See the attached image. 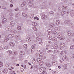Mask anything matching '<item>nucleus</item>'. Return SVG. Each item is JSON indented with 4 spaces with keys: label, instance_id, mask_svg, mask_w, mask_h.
Segmentation results:
<instances>
[{
    "label": "nucleus",
    "instance_id": "1",
    "mask_svg": "<svg viewBox=\"0 0 74 74\" xmlns=\"http://www.w3.org/2000/svg\"><path fill=\"white\" fill-rule=\"evenodd\" d=\"M57 37H58L60 40H64V37L62 36V35L61 33L58 34L57 35Z\"/></svg>",
    "mask_w": 74,
    "mask_h": 74
},
{
    "label": "nucleus",
    "instance_id": "2",
    "mask_svg": "<svg viewBox=\"0 0 74 74\" xmlns=\"http://www.w3.org/2000/svg\"><path fill=\"white\" fill-rule=\"evenodd\" d=\"M40 71L41 73H43V72H45L46 71V69L45 68H40Z\"/></svg>",
    "mask_w": 74,
    "mask_h": 74
},
{
    "label": "nucleus",
    "instance_id": "3",
    "mask_svg": "<svg viewBox=\"0 0 74 74\" xmlns=\"http://www.w3.org/2000/svg\"><path fill=\"white\" fill-rule=\"evenodd\" d=\"M15 37L17 40H20L21 39V37L19 35H16L15 36Z\"/></svg>",
    "mask_w": 74,
    "mask_h": 74
},
{
    "label": "nucleus",
    "instance_id": "4",
    "mask_svg": "<svg viewBox=\"0 0 74 74\" xmlns=\"http://www.w3.org/2000/svg\"><path fill=\"white\" fill-rule=\"evenodd\" d=\"M67 59V57L66 56H64L62 58V60L63 61H66Z\"/></svg>",
    "mask_w": 74,
    "mask_h": 74
},
{
    "label": "nucleus",
    "instance_id": "5",
    "mask_svg": "<svg viewBox=\"0 0 74 74\" xmlns=\"http://www.w3.org/2000/svg\"><path fill=\"white\" fill-rule=\"evenodd\" d=\"M7 21V19L6 18H3V21H2V23H3V24H4V23H6Z\"/></svg>",
    "mask_w": 74,
    "mask_h": 74
},
{
    "label": "nucleus",
    "instance_id": "6",
    "mask_svg": "<svg viewBox=\"0 0 74 74\" xmlns=\"http://www.w3.org/2000/svg\"><path fill=\"white\" fill-rule=\"evenodd\" d=\"M15 25V23L13 21L11 22L10 23V26H14Z\"/></svg>",
    "mask_w": 74,
    "mask_h": 74
},
{
    "label": "nucleus",
    "instance_id": "7",
    "mask_svg": "<svg viewBox=\"0 0 74 74\" xmlns=\"http://www.w3.org/2000/svg\"><path fill=\"white\" fill-rule=\"evenodd\" d=\"M11 29V27H8L5 28L6 30L7 31H10Z\"/></svg>",
    "mask_w": 74,
    "mask_h": 74
},
{
    "label": "nucleus",
    "instance_id": "8",
    "mask_svg": "<svg viewBox=\"0 0 74 74\" xmlns=\"http://www.w3.org/2000/svg\"><path fill=\"white\" fill-rule=\"evenodd\" d=\"M47 17V16L45 14H43L42 16V19H45V18H46Z\"/></svg>",
    "mask_w": 74,
    "mask_h": 74
},
{
    "label": "nucleus",
    "instance_id": "9",
    "mask_svg": "<svg viewBox=\"0 0 74 74\" xmlns=\"http://www.w3.org/2000/svg\"><path fill=\"white\" fill-rule=\"evenodd\" d=\"M9 44L10 46H11L12 47H14L15 46V44L13 42H10Z\"/></svg>",
    "mask_w": 74,
    "mask_h": 74
},
{
    "label": "nucleus",
    "instance_id": "10",
    "mask_svg": "<svg viewBox=\"0 0 74 74\" xmlns=\"http://www.w3.org/2000/svg\"><path fill=\"white\" fill-rule=\"evenodd\" d=\"M47 36L48 38H49V39H52V36L50 34L47 35Z\"/></svg>",
    "mask_w": 74,
    "mask_h": 74
},
{
    "label": "nucleus",
    "instance_id": "11",
    "mask_svg": "<svg viewBox=\"0 0 74 74\" xmlns=\"http://www.w3.org/2000/svg\"><path fill=\"white\" fill-rule=\"evenodd\" d=\"M56 25L57 26L59 25V24H60V21L59 20H57L56 22Z\"/></svg>",
    "mask_w": 74,
    "mask_h": 74
},
{
    "label": "nucleus",
    "instance_id": "12",
    "mask_svg": "<svg viewBox=\"0 0 74 74\" xmlns=\"http://www.w3.org/2000/svg\"><path fill=\"white\" fill-rule=\"evenodd\" d=\"M7 52H8V53H9V56H11V55H12V52H11V50H9Z\"/></svg>",
    "mask_w": 74,
    "mask_h": 74
},
{
    "label": "nucleus",
    "instance_id": "13",
    "mask_svg": "<svg viewBox=\"0 0 74 74\" xmlns=\"http://www.w3.org/2000/svg\"><path fill=\"white\" fill-rule=\"evenodd\" d=\"M55 26V25L53 24H51L50 25V27L51 28H53Z\"/></svg>",
    "mask_w": 74,
    "mask_h": 74
},
{
    "label": "nucleus",
    "instance_id": "14",
    "mask_svg": "<svg viewBox=\"0 0 74 74\" xmlns=\"http://www.w3.org/2000/svg\"><path fill=\"white\" fill-rule=\"evenodd\" d=\"M36 61L38 63H40V62H41V59L40 58H38L36 60Z\"/></svg>",
    "mask_w": 74,
    "mask_h": 74
},
{
    "label": "nucleus",
    "instance_id": "15",
    "mask_svg": "<svg viewBox=\"0 0 74 74\" xmlns=\"http://www.w3.org/2000/svg\"><path fill=\"white\" fill-rule=\"evenodd\" d=\"M57 48H58V45H55L54 46L53 48H51V49H56Z\"/></svg>",
    "mask_w": 74,
    "mask_h": 74
},
{
    "label": "nucleus",
    "instance_id": "16",
    "mask_svg": "<svg viewBox=\"0 0 74 74\" xmlns=\"http://www.w3.org/2000/svg\"><path fill=\"white\" fill-rule=\"evenodd\" d=\"M8 71L7 69H5L3 71V73H8Z\"/></svg>",
    "mask_w": 74,
    "mask_h": 74
},
{
    "label": "nucleus",
    "instance_id": "17",
    "mask_svg": "<svg viewBox=\"0 0 74 74\" xmlns=\"http://www.w3.org/2000/svg\"><path fill=\"white\" fill-rule=\"evenodd\" d=\"M23 47L25 48V49H27V45L26 44H24L23 46Z\"/></svg>",
    "mask_w": 74,
    "mask_h": 74
},
{
    "label": "nucleus",
    "instance_id": "18",
    "mask_svg": "<svg viewBox=\"0 0 74 74\" xmlns=\"http://www.w3.org/2000/svg\"><path fill=\"white\" fill-rule=\"evenodd\" d=\"M18 25H19V24H17V29H18V30H21V27L18 26Z\"/></svg>",
    "mask_w": 74,
    "mask_h": 74
},
{
    "label": "nucleus",
    "instance_id": "19",
    "mask_svg": "<svg viewBox=\"0 0 74 74\" xmlns=\"http://www.w3.org/2000/svg\"><path fill=\"white\" fill-rule=\"evenodd\" d=\"M67 34L68 36H71L72 35V33L70 32H67Z\"/></svg>",
    "mask_w": 74,
    "mask_h": 74
},
{
    "label": "nucleus",
    "instance_id": "20",
    "mask_svg": "<svg viewBox=\"0 0 74 74\" xmlns=\"http://www.w3.org/2000/svg\"><path fill=\"white\" fill-rule=\"evenodd\" d=\"M57 63V62L56 61H53L52 62L53 65L54 66L55 64H56Z\"/></svg>",
    "mask_w": 74,
    "mask_h": 74
},
{
    "label": "nucleus",
    "instance_id": "21",
    "mask_svg": "<svg viewBox=\"0 0 74 74\" xmlns=\"http://www.w3.org/2000/svg\"><path fill=\"white\" fill-rule=\"evenodd\" d=\"M9 37H14V35L13 34H9L8 35Z\"/></svg>",
    "mask_w": 74,
    "mask_h": 74
},
{
    "label": "nucleus",
    "instance_id": "22",
    "mask_svg": "<svg viewBox=\"0 0 74 74\" xmlns=\"http://www.w3.org/2000/svg\"><path fill=\"white\" fill-rule=\"evenodd\" d=\"M64 23L65 24H69V23H70V21L66 20L64 21Z\"/></svg>",
    "mask_w": 74,
    "mask_h": 74
},
{
    "label": "nucleus",
    "instance_id": "23",
    "mask_svg": "<svg viewBox=\"0 0 74 74\" xmlns=\"http://www.w3.org/2000/svg\"><path fill=\"white\" fill-rule=\"evenodd\" d=\"M51 39L53 41H56V40H57V39L55 38H52Z\"/></svg>",
    "mask_w": 74,
    "mask_h": 74
},
{
    "label": "nucleus",
    "instance_id": "24",
    "mask_svg": "<svg viewBox=\"0 0 74 74\" xmlns=\"http://www.w3.org/2000/svg\"><path fill=\"white\" fill-rule=\"evenodd\" d=\"M45 65L47 66V67H50L51 66V64H50L49 63H45Z\"/></svg>",
    "mask_w": 74,
    "mask_h": 74
},
{
    "label": "nucleus",
    "instance_id": "25",
    "mask_svg": "<svg viewBox=\"0 0 74 74\" xmlns=\"http://www.w3.org/2000/svg\"><path fill=\"white\" fill-rule=\"evenodd\" d=\"M12 32L13 33H16V31L15 29H13L12 31Z\"/></svg>",
    "mask_w": 74,
    "mask_h": 74
},
{
    "label": "nucleus",
    "instance_id": "26",
    "mask_svg": "<svg viewBox=\"0 0 74 74\" xmlns=\"http://www.w3.org/2000/svg\"><path fill=\"white\" fill-rule=\"evenodd\" d=\"M36 45H34L32 46V49H36Z\"/></svg>",
    "mask_w": 74,
    "mask_h": 74
},
{
    "label": "nucleus",
    "instance_id": "27",
    "mask_svg": "<svg viewBox=\"0 0 74 74\" xmlns=\"http://www.w3.org/2000/svg\"><path fill=\"white\" fill-rule=\"evenodd\" d=\"M41 59H45L46 58L45 56H44V55L42 56H41Z\"/></svg>",
    "mask_w": 74,
    "mask_h": 74
},
{
    "label": "nucleus",
    "instance_id": "28",
    "mask_svg": "<svg viewBox=\"0 0 74 74\" xmlns=\"http://www.w3.org/2000/svg\"><path fill=\"white\" fill-rule=\"evenodd\" d=\"M26 40L27 41H31V38H28L26 39Z\"/></svg>",
    "mask_w": 74,
    "mask_h": 74
},
{
    "label": "nucleus",
    "instance_id": "29",
    "mask_svg": "<svg viewBox=\"0 0 74 74\" xmlns=\"http://www.w3.org/2000/svg\"><path fill=\"white\" fill-rule=\"evenodd\" d=\"M32 62L33 63H36V60H33L32 61Z\"/></svg>",
    "mask_w": 74,
    "mask_h": 74
},
{
    "label": "nucleus",
    "instance_id": "30",
    "mask_svg": "<svg viewBox=\"0 0 74 74\" xmlns=\"http://www.w3.org/2000/svg\"><path fill=\"white\" fill-rule=\"evenodd\" d=\"M43 54H44V53L41 52L40 53V54H39V55L41 57V56L43 55Z\"/></svg>",
    "mask_w": 74,
    "mask_h": 74
},
{
    "label": "nucleus",
    "instance_id": "31",
    "mask_svg": "<svg viewBox=\"0 0 74 74\" xmlns=\"http://www.w3.org/2000/svg\"><path fill=\"white\" fill-rule=\"evenodd\" d=\"M0 67H3V62H0Z\"/></svg>",
    "mask_w": 74,
    "mask_h": 74
},
{
    "label": "nucleus",
    "instance_id": "32",
    "mask_svg": "<svg viewBox=\"0 0 74 74\" xmlns=\"http://www.w3.org/2000/svg\"><path fill=\"white\" fill-rule=\"evenodd\" d=\"M60 45H61L62 47H64L65 46V44L63 43H61Z\"/></svg>",
    "mask_w": 74,
    "mask_h": 74
},
{
    "label": "nucleus",
    "instance_id": "33",
    "mask_svg": "<svg viewBox=\"0 0 74 74\" xmlns=\"http://www.w3.org/2000/svg\"><path fill=\"white\" fill-rule=\"evenodd\" d=\"M42 64H44V62L43 61H41L40 62H39V65L40 66H41Z\"/></svg>",
    "mask_w": 74,
    "mask_h": 74
},
{
    "label": "nucleus",
    "instance_id": "34",
    "mask_svg": "<svg viewBox=\"0 0 74 74\" xmlns=\"http://www.w3.org/2000/svg\"><path fill=\"white\" fill-rule=\"evenodd\" d=\"M22 15H23V16H24V17H26V16H27V14L23 13L22 14Z\"/></svg>",
    "mask_w": 74,
    "mask_h": 74
},
{
    "label": "nucleus",
    "instance_id": "35",
    "mask_svg": "<svg viewBox=\"0 0 74 74\" xmlns=\"http://www.w3.org/2000/svg\"><path fill=\"white\" fill-rule=\"evenodd\" d=\"M20 54H21V55H24V54H23V53H24V52H23V51H20Z\"/></svg>",
    "mask_w": 74,
    "mask_h": 74
},
{
    "label": "nucleus",
    "instance_id": "36",
    "mask_svg": "<svg viewBox=\"0 0 74 74\" xmlns=\"http://www.w3.org/2000/svg\"><path fill=\"white\" fill-rule=\"evenodd\" d=\"M33 29L35 31H37V29L36 28V27H34L33 28Z\"/></svg>",
    "mask_w": 74,
    "mask_h": 74
},
{
    "label": "nucleus",
    "instance_id": "37",
    "mask_svg": "<svg viewBox=\"0 0 74 74\" xmlns=\"http://www.w3.org/2000/svg\"><path fill=\"white\" fill-rule=\"evenodd\" d=\"M33 16H34V14H31L30 15V18H33Z\"/></svg>",
    "mask_w": 74,
    "mask_h": 74
},
{
    "label": "nucleus",
    "instance_id": "38",
    "mask_svg": "<svg viewBox=\"0 0 74 74\" xmlns=\"http://www.w3.org/2000/svg\"><path fill=\"white\" fill-rule=\"evenodd\" d=\"M66 12L64 11H63L61 12V14L62 15H63L64 14H66Z\"/></svg>",
    "mask_w": 74,
    "mask_h": 74
},
{
    "label": "nucleus",
    "instance_id": "39",
    "mask_svg": "<svg viewBox=\"0 0 74 74\" xmlns=\"http://www.w3.org/2000/svg\"><path fill=\"white\" fill-rule=\"evenodd\" d=\"M27 1L28 3H30L33 1V0H28Z\"/></svg>",
    "mask_w": 74,
    "mask_h": 74
},
{
    "label": "nucleus",
    "instance_id": "40",
    "mask_svg": "<svg viewBox=\"0 0 74 74\" xmlns=\"http://www.w3.org/2000/svg\"><path fill=\"white\" fill-rule=\"evenodd\" d=\"M52 52V49L50 50L47 51V53H49Z\"/></svg>",
    "mask_w": 74,
    "mask_h": 74
},
{
    "label": "nucleus",
    "instance_id": "41",
    "mask_svg": "<svg viewBox=\"0 0 74 74\" xmlns=\"http://www.w3.org/2000/svg\"><path fill=\"white\" fill-rule=\"evenodd\" d=\"M9 14L10 15V16H13L14 14L12 13H10Z\"/></svg>",
    "mask_w": 74,
    "mask_h": 74
},
{
    "label": "nucleus",
    "instance_id": "42",
    "mask_svg": "<svg viewBox=\"0 0 74 74\" xmlns=\"http://www.w3.org/2000/svg\"><path fill=\"white\" fill-rule=\"evenodd\" d=\"M25 5H26V3L25 2H24L23 3V6H25Z\"/></svg>",
    "mask_w": 74,
    "mask_h": 74
},
{
    "label": "nucleus",
    "instance_id": "43",
    "mask_svg": "<svg viewBox=\"0 0 74 74\" xmlns=\"http://www.w3.org/2000/svg\"><path fill=\"white\" fill-rule=\"evenodd\" d=\"M23 70H24V69L23 68H21L20 69V71H21V72H23Z\"/></svg>",
    "mask_w": 74,
    "mask_h": 74
},
{
    "label": "nucleus",
    "instance_id": "44",
    "mask_svg": "<svg viewBox=\"0 0 74 74\" xmlns=\"http://www.w3.org/2000/svg\"><path fill=\"white\" fill-rule=\"evenodd\" d=\"M71 58H74V54H73L72 55H71Z\"/></svg>",
    "mask_w": 74,
    "mask_h": 74
},
{
    "label": "nucleus",
    "instance_id": "45",
    "mask_svg": "<svg viewBox=\"0 0 74 74\" xmlns=\"http://www.w3.org/2000/svg\"><path fill=\"white\" fill-rule=\"evenodd\" d=\"M70 15L71 16L73 17V16H74V14L73 13H71L70 14Z\"/></svg>",
    "mask_w": 74,
    "mask_h": 74
},
{
    "label": "nucleus",
    "instance_id": "46",
    "mask_svg": "<svg viewBox=\"0 0 74 74\" xmlns=\"http://www.w3.org/2000/svg\"><path fill=\"white\" fill-rule=\"evenodd\" d=\"M64 3H67L68 2V1H67V0H64Z\"/></svg>",
    "mask_w": 74,
    "mask_h": 74
},
{
    "label": "nucleus",
    "instance_id": "47",
    "mask_svg": "<svg viewBox=\"0 0 74 74\" xmlns=\"http://www.w3.org/2000/svg\"><path fill=\"white\" fill-rule=\"evenodd\" d=\"M53 34H56V32L55 31H53Z\"/></svg>",
    "mask_w": 74,
    "mask_h": 74
},
{
    "label": "nucleus",
    "instance_id": "48",
    "mask_svg": "<svg viewBox=\"0 0 74 74\" xmlns=\"http://www.w3.org/2000/svg\"><path fill=\"white\" fill-rule=\"evenodd\" d=\"M47 31L48 32H52V29H50L48 30Z\"/></svg>",
    "mask_w": 74,
    "mask_h": 74
},
{
    "label": "nucleus",
    "instance_id": "49",
    "mask_svg": "<svg viewBox=\"0 0 74 74\" xmlns=\"http://www.w3.org/2000/svg\"><path fill=\"white\" fill-rule=\"evenodd\" d=\"M12 18L10 17L9 18V20L10 21H11V20H12Z\"/></svg>",
    "mask_w": 74,
    "mask_h": 74
},
{
    "label": "nucleus",
    "instance_id": "50",
    "mask_svg": "<svg viewBox=\"0 0 74 74\" xmlns=\"http://www.w3.org/2000/svg\"><path fill=\"white\" fill-rule=\"evenodd\" d=\"M67 6H63V8H64V9H66V8H67Z\"/></svg>",
    "mask_w": 74,
    "mask_h": 74
},
{
    "label": "nucleus",
    "instance_id": "51",
    "mask_svg": "<svg viewBox=\"0 0 74 74\" xmlns=\"http://www.w3.org/2000/svg\"><path fill=\"white\" fill-rule=\"evenodd\" d=\"M67 66V64H65L64 65V67L66 68Z\"/></svg>",
    "mask_w": 74,
    "mask_h": 74
},
{
    "label": "nucleus",
    "instance_id": "52",
    "mask_svg": "<svg viewBox=\"0 0 74 74\" xmlns=\"http://www.w3.org/2000/svg\"><path fill=\"white\" fill-rule=\"evenodd\" d=\"M4 49H8V48L6 46H5L4 47Z\"/></svg>",
    "mask_w": 74,
    "mask_h": 74
},
{
    "label": "nucleus",
    "instance_id": "53",
    "mask_svg": "<svg viewBox=\"0 0 74 74\" xmlns=\"http://www.w3.org/2000/svg\"><path fill=\"white\" fill-rule=\"evenodd\" d=\"M8 66H9L8 65V64H6V65L5 66V67H8Z\"/></svg>",
    "mask_w": 74,
    "mask_h": 74
},
{
    "label": "nucleus",
    "instance_id": "54",
    "mask_svg": "<svg viewBox=\"0 0 74 74\" xmlns=\"http://www.w3.org/2000/svg\"><path fill=\"white\" fill-rule=\"evenodd\" d=\"M62 53H66V51H63L62 52H61Z\"/></svg>",
    "mask_w": 74,
    "mask_h": 74
},
{
    "label": "nucleus",
    "instance_id": "55",
    "mask_svg": "<svg viewBox=\"0 0 74 74\" xmlns=\"http://www.w3.org/2000/svg\"><path fill=\"white\" fill-rule=\"evenodd\" d=\"M39 44H40L42 45V42L41 41V42H39Z\"/></svg>",
    "mask_w": 74,
    "mask_h": 74
},
{
    "label": "nucleus",
    "instance_id": "56",
    "mask_svg": "<svg viewBox=\"0 0 74 74\" xmlns=\"http://www.w3.org/2000/svg\"><path fill=\"white\" fill-rule=\"evenodd\" d=\"M54 54H57V52H56V50L54 51Z\"/></svg>",
    "mask_w": 74,
    "mask_h": 74
},
{
    "label": "nucleus",
    "instance_id": "57",
    "mask_svg": "<svg viewBox=\"0 0 74 74\" xmlns=\"http://www.w3.org/2000/svg\"><path fill=\"white\" fill-rule=\"evenodd\" d=\"M15 11H18L19 10V8H17L16 9L14 10Z\"/></svg>",
    "mask_w": 74,
    "mask_h": 74
},
{
    "label": "nucleus",
    "instance_id": "58",
    "mask_svg": "<svg viewBox=\"0 0 74 74\" xmlns=\"http://www.w3.org/2000/svg\"><path fill=\"white\" fill-rule=\"evenodd\" d=\"M70 48L71 49H72L73 48H74V47L72 46H71Z\"/></svg>",
    "mask_w": 74,
    "mask_h": 74
},
{
    "label": "nucleus",
    "instance_id": "59",
    "mask_svg": "<svg viewBox=\"0 0 74 74\" xmlns=\"http://www.w3.org/2000/svg\"><path fill=\"white\" fill-rule=\"evenodd\" d=\"M73 37H74V33H72V35Z\"/></svg>",
    "mask_w": 74,
    "mask_h": 74
},
{
    "label": "nucleus",
    "instance_id": "60",
    "mask_svg": "<svg viewBox=\"0 0 74 74\" xmlns=\"http://www.w3.org/2000/svg\"><path fill=\"white\" fill-rule=\"evenodd\" d=\"M38 41H41V40H42V39H41V38H39L38 39Z\"/></svg>",
    "mask_w": 74,
    "mask_h": 74
},
{
    "label": "nucleus",
    "instance_id": "61",
    "mask_svg": "<svg viewBox=\"0 0 74 74\" xmlns=\"http://www.w3.org/2000/svg\"><path fill=\"white\" fill-rule=\"evenodd\" d=\"M10 1L12 3H13V0H10Z\"/></svg>",
    "mask_w": 74,
    "mask_h": 74
},
{
    "label": "nucleus",
    "instance_id": "62",
    "mask_svg": "<svg viewBox=\"0 0 74 74\" xmlns=\"http://www.w3.org/2000/svg\"><path fill=\"white\" fill-rule=\"evenodd\" d=\"M33 65H31V69H33Z\"/></svg>",
    "mask_w": 74,
    "mask_h": 74
},
{
    "label": "nucleus",
    "instance_id": "63",
    "mask_svg": "<svg viewBox=\"0 0 74 74\" xmlns=\"http://www.w3.org/2000/svg\"><path fill=\"white\" fill-rule=\"evenodd\" d=\"M48 42L49 44H51L52 43V42L51 41H48Z\"/></svg>",
    "mask_w": 74,
    "mask_h": 74
},
{
    "label": "nucleus",
    "instance_id": "64",
    "mask_svg": "<svg viewBox=\"0 0 74 74\" xmlns=\"http://www.w3.org/2000/svg\"><path fill=\"white\" fill-rule=\"evenodd\" d=\"M32 25L33 26H35V23H32Z\"/></svg>",
    "mask_w": 74,
    "mask_h": 74
}]
</instances>
